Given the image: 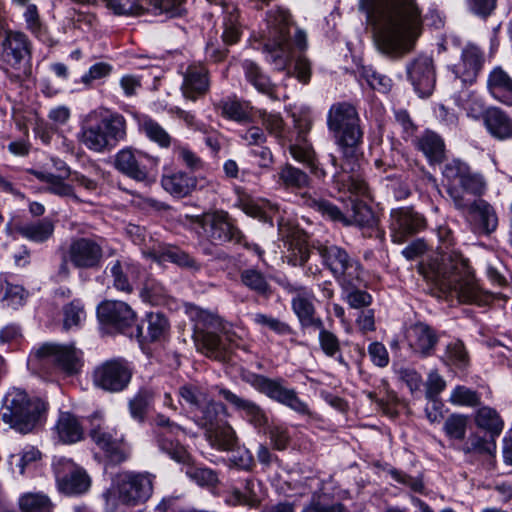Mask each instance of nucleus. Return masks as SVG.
Returning <instances> with one entry per match:
<instances>
[{"mask_svg": "<svg viewBox=\"0 0 512 512\" xmlns=\"http://www.w3.org/2000/svg\"><path fill=\"white\" fill-rule=\"evenodd\" d=\"M327 125L335 134L336 143L344 158V164L338 167L336 156L329 155V161L335 169L332 174L335 187L340 192L368 196V186L357 173L363 132L356 109L345 102L333 104L327 115Z\"/></svg>", "mask_w": 512, "mask_h": 512, "instance_id": "1", "label": "nucleus"}, {"mask_svg": "<svg viewBox=\"0 0 512 512\" xmlns=\"http://www.w3.org/2000/svg\"><path fill=\"white\" fill-rule=\"evenodd\" d=\"M360 8L376 27L387 54L405 55L416 41L415 0H361Z\"/></svg>", "mask_w": 512, "mask_h": 512, "instance_id": "2", "label": "nucleus"}, {"mask_svg": "<svg viewBox=\"0 0 512 512\" xmlns=\"http://www.w3.org/2000/svg\"><path fill=\"white\" fill-rule=\"evenodd\" d=\"M418 272L432 285V291L455 297L461 303H486V295L475 283L463 259L435 255L421 260Z\"/></svg>", "mask_w": 512, "mask_h": 512, "instance_id": "3", "label": "nucleus"}, {"mask_svg": "<svg viewBox=\"0 0 512 512\" xmlns=\"http://www.w3.org/2000/svg\"><path fill=\"white\" fill-rule=\"evenodd\" d=\"M269 17L270 32L268 40L263 45V53L269 64L282 71L289 65L294 50H306L307 34L304 30L296 28L291 37V15L285 10H277Z\"/></svg>", "mask_w": 512, "mask_h": 512, "instance_id": "4", "label": "nucleus"}, {"mask_svg": "<svg viewBox=\"0 0 512 512\" xmlns=\"http://www.w3.org/2000/svg\"><path fill=\"white\" fill-rule=\"evenodd\" d=\"M47 411V403L39 398H30L17 388L7 392L0 410V418L16 431L27 434L40 425Z\"/></svg>", "mask_w": 512, "mask_h": 512, "instance_id": "5", "label": "nucleus"}, {"mask_svg": "<svg viewBox=\"0 0 512 512\" xmlns=\"http://www.w3.org/2000/svg\"><path fill=\"white\" fill-rule=\"evenodd\" d=\"M153 493V477L149 473L122 472L103 493L105 509L115 512L119 505L138 506L145 503Z\"/></svg>", "mask_w": 512, "mask_h": 512, "instance_id": "6", "label": "nucleus"}, {"mask_svg": "<svg viewBox=\"0 0 512 512\" xmlns=\"http://www.w3.org/2000/svg\"><path fill=\"white\" fill-rule=\"evenodd\" d=\"M100 237H74L61 252V263L55 277L66 281L71 275L70 265L78 270H98L103 262L104 249Z\"/></svg>", "mask_w": 512, "mask_h": 512, "instance_id": "7", "label": "nucleus"}, {"mask_svg": "<svg viewBox=\"0 0 512 512\" xmlns=\"http://www.w3.org/2000/svg\"><path fill=\"white\" fill-rule=\"evenodd\" d=\"M0 61L13 82H23L32 77V43L21 31L8 30L0 44Z\"/></svg>", "mask_w": 512, "mask_h": 512, "instance_id": "8", "label": "nucleus"}, {"mask_svg": "<svg viewBox=\"0 0 512 512\" xmlns=\"http://www.w3.org/2000/svg\"><path fill=\"white\" fill-rule=\"evenodd\" d=\"M443 176L446 180L447 193L458 210H464L470 206V200L466 195L482 196L487 188V183L482 174L474 172L470 166L460 160H453L446 164Z\"/></svg>", "mask_w": 512, "mask_h": 512, "instance_id": "9", "label": "nucleus"}, {"mask_svg": "<svg viewBox=\"0 0 512 512\" xmlns=\"http://www.w3.org/2000/svg\"><path fill=\"white\" fill-rule=\"evenodd\" d=\"M189 316L194 322L193 340L197 350L210 358L223 360L226 346L218 335V332L226 333L222 318L200 307H191Z\"/></svg>", "mask_w": 512, "mask_h": 512, "instance_id": "10", "label": "nucleus"}, {"mask_svg": "<svg viewBox=\"0 0 512 512\" xmlns=\"http://www.w3.org/2000/svg\"><path fill=\"white\" fill-rule=\"evenodd\" d=\"M80 358L81 352L74 346L45 343L31 352L27 364L38 374L49 373L51 369L73 374L81 366Z\"/></svg>", "mask_w": 512, "mask_h": 512, "instance_id": "11", "label": "nucleus"}, {"mask_svg": "<svg viewBox=\"0 0 512 512\" xmlns=\"http://www.w3.org/2000/svg\"><path fill=\"white\" fill-rule=\"evenodd\" d=\"M127 124L120 114H111L96 123L82 126L78 139L87 149L102 153L126 138Z\"/></svg>", "mask_w": 512, "mask_h": 512, "instance_id": "12", "label": "nucleus"}, {"mask_svg": "<svg viewBox=\"0 0 512 512\" xmlns=\"http://www.w3.org/2000/svg\"><path fill=\"white\" fill-rule=\"evenodd\" d=\"M317 251L323 265L342 289L361 286L364 281V268L356 257L337 245H320Z\"/></svg>", "mask_w": 512, "mask_h": 512, "instance_id": "13", "label": "nucleus"}, {"mask_svg": "<svg viewBox=\"0 0 512 512\" xmlns=\"http://www.w3.org/2000/svg\"><path fill=\"white\" fill-rule=\"evenodd\" d=\"M159 162L158 156L126 147L115 154L113 166L118 172L134 181L146 182L151 174L156 172Z\"/></svg>", "mask_w": 512, "mask_h": 512, "instance_id": "14", "label": "nucleus"}, {"mask_svg": "<svg viewBox=\"0 0 512 512\" xmlns=\"http://www.w3.org/2000/svg\"><path fill=\"white\" fill-rule=\"evenodd\" d=\"M180 433H185L183 427L171 421L163 414L155 416L153 435L159 450L168 455L172 460L189 465L191 461L190 454L178 440L174 439Z\"/></svg>", "mask_w": 512, "mask_h": 512, "instance_id": "15", "label": "nucleus"}, {"mask_svg": "<svg viewBox=\"0 0 512 512\" xmlns=\"http://www.w3.org/2000/svg\"><path fill=\"white\" fill-rule=\"evenodd\" d=\"M89 435L93 442L105 452L108 459L115 464L124 462L130 455V448L118 441L104 425L102 414L94 413L90 417Z\"/></svg>", "mask_w": 512, "mask_h": 512, "instance_id": "16", "label": "nucleus"}, {"mask_svg": "<svg viewBox=\"0 0 512 512\" xmlns=\"http://www.w3.org/2000/svg\"><path fill=\"white\" fill-rule=\"evenodd\" d=\"M195 221L204 229L212 241L240 243L242 240V232L234 225L225 211H215L196 216Z\"/></svg>", "mask_w": 512, "mask_h": 512, "instance_id": "17", "label": "nucleus"}, {"mask_svg": "<svg viewBox=\"0 0 512 512\" xmlns=\"http://www.w3.org/2000/svg\"><path fill=\"white\" fill-rule=\"evenodd\" d=\"M132 372L126 362L109 360L97 366L93 373L95 386L109 392H119L127 387Z\"/></svg>", "mask_w": 512, "mask_h": 512, "instance_id": "18", "label": "nucleus"}, {"mask_svg": "<svg viewBox=\"0 0 512 512\" xmlns=\"http://www.w3.org/2000/svg\"><path fill=\"white\" fill-rule=\"evenodd\" d=\"M255 386L270 399L290 408L296 413L310 415L308 405L298 397L294 389L284 386L280 380L260 376L257 377Z\"/></svg>", "mask_w": 512, "mask_h": 512, "instance_id": "19", "label": "nucleus"}, {"mask_svg": "<svg viewBox=\"0 0 512 512\" xmlns=\"http://www.w3.org/2000/svg\"><path fill=\"white\" fill-rule=\"evenodd\" d=\"M291 307L302 328H320L321 318L316 316V297L312 289L305 286H291Z\"/></svg>", "mask_w": 512, "mask_h": 512, "instance_id": "20", "label": "nucleus"}, {"mask_svg": "<svg viewBox=\"0 0 512 512\" xmlns=\"http://www.w3.org/2000/svg\"><path fill=\"white\" fill-rule=\"evenodd\" d=\"M55 473L58 489L64 494H83L90 488L91 480L87 473L71 461H59L55 467Z\"/></svg>", "mask_w": 512, "mask_h": 512, "instance_id": "21", "label": "nucleus"}, {"mask_svg": "<svg viewBox=\"0 0 512 512\" xmlns=\"http://www.w3.org/2000/svg\"><path fill=\"white\" fill-rule=\"evenodd\" d=\"M485 62L484 53L474 44H467L461 51L457 63L450 67L451 72L463 84L476 82Z\"/></svg>", "mask_w": 512, "mask_h": 512, "instance_id": "22", "label": "nucleus"}, {"mask_svg": "<svg viewBox=\"0 0 512 512\" xmlns=\"http://www.w3.org/2000/svg\"><path fill=\"white\" fill-rule=\"evenodd\" d=\"M97 315L101 322L120 331L132 326L136 321L135 312L122 301L109 300L101 303L97 308Z\"/></svg>", "mask_w": 512, "mask_h": 512, "instance_id": "23", "label": "nucleus"}, {"mask_svg": "<svg viewBox=\"0 0 512 512\" xmlns=\"http://www.w3.org/2000/svg\"><path fill=\"white\" fill-rule=\"evenodd\" d=\"M210 81L207 68L201 63L190 64L183 73L181 91L183 96L195 101L209 90Z\"/></svg>", "mask_w": 512, "mask_h": 512, "instance_id": "24", "label": "nucleus"}, {"mask_svg": "<svg viewBox=\"0 0 512 512\" xmlns=\"http://www.w3.org/2000/svg\"><path fill=\"white\" fill-rule=\"evenodd\" d=\"M109 271L113 278V286L117 290L126 293L132 291V282L140 274L137 264L128 258H121L111 262L109 264Z\"/></svg>", "mask_w": 512, "mask_h": 512, "instance_id": "25", "label": "nucleus"}, {"mask_svg": "<svg viewBox=\"0 0 512 512\" xmlns=\"http://www.w3.org/2000/svg\"><path fill=\"white\" fill-rule=\"evenodd\" d=\"M489 94L497 101L512 105V77L501 67H494L487 76Z\"/></svg>", "mask_w": 512, "mask_h": 512, "instance_id": "26", "label": "nucleus"}, {"mask_svg": "<svg viewBox=\"0 0 512 512\" xmlns=\"http://www.w3.org/2000/svg\"><path fill=\"white\" fill-rule=\"evenodd\" d=\"M483 124L491 137L500 141L512 139V117L499 107H488Z\"/></svg>", "mask_w": 512, "mask_h": 512, "instance_id": "27", "label": "nucleus"}, {"mask_svg": "<svg viewBox=\"0 0 512 512\" xmlns=\"http://www.w3.org/2000/svg\"><path fill=\"white\" fill-rule=\"evenodd\" d=\"M220 395L235 408L244 412L245 418L255 427H263L268 423L264 410L255 402L239 397L230 390L221 389Z\"/></svg>", "mask_w": 512, "mask_h": 512, "instance_id": "28", "label": "nucleus"}, {"mask_svg": "<svg viewBox=\"0 0 512 512\" xmlns=\"http://www.w3.org/2000/svg\"><path fill=\"white\" fill-rule=\"evenodd\" d=\"M393 241L403 243L413 236L415 231V212L413 207L399 208L391 213Z\"/></svg>", "mask_w": 512, "mask_h": 512, "instance_id": "29", "label": "nucleus"}, {"mask_svg": "<svg viewBox=\"0 0 512 512\" xmlns=\"http://www.w3.org/2000/svg\"><path fill=\"white\" fill-rule=\"evenodd\" d=\"M463 211L468 212L478 221L477 231L485 234L493 232L498 225V219L494 208L485 200L477 199L470 202V206Z\"/></svg>", "mask_w": 512, "mask_h": 512, "instance_id": "30", "label": "nucleus"}, {"mask_svg": "<svg viewBox=\"0 0 512 512\" xmlns=\"http://www.w3.org/2000/svg\"><path fill=\"white\" fill-rule=\"evenodd\" d=\"M59 440L64 444H73L83 438V428L77 417L70 412H61L55 425Z\"/></svg>", "mask_w": 512, "mask_h": 512, "instance_id": "31", "label": "nucleus"}, {"mask_svg": "<svg viewBox=\"0 0 512 512\" xmlns=\"http://www.w3.org/2000/svg\"><path fill=\"white\" fill-rule=\"evenodd\" d=\"M196 178L185 172L178 171L170 175H164L161 185L165 191L175 197H185L196 188Z\"/></svg>", "mask_w": 512, "mask_h": 512, "instance_id": "32", "label": "nucleus"}, {"mask_svg": "<svg viewBox=\"0 0 512 512\" xmlns=\"http://www.w3.org/2000/svg\"><path fill=\"white\" fill-rule=\"evenodd\" d=\"M242 68L246 80L260 93L275 98V85L262 69L252 60H244Z\"/></svg>", "mask_w": 512, "mask_h": 512, "instance_id": "33", "label": "nucleus"}, {"mask_svg": "<svg viewBox=\"0 0 512 512\" xmlns=\"http://www.w3.org/2000/svg\"><path fill=\"white\" fill-rule=\"evenodd\" d=\"M17 230L25 239L35 243H43L53 236L55 224L51 219L43 218L23 224Z\"/></svg>", "mask_w": 512, "mask_h": 512, "instance_id": "34", "label": "nucleus"}, {"mask_svg": "<svg viewBox=\"0 0 512 512\" xmlns=\"http://www.w3.org/2000/svg\"><path fill=\"white\" fill-rule=\"evenodd\" d=\"M225 412V407L219 402L209 399L201 408L197 409L194 414L195 423L205 429V432L212 430L222 422L220 415Z\"/></svg>", "mask_w": 512, "mask_h": 512, "instance_id": "35", "label": "nucleus"}, {"mask_svg": "<svg viewBox=\"0 0 512 512\" xmlns=\"http://www.w3.org/2000/svg\"><path fill=\"white\" fill-rule=\"evenodd\" d=\"M205 436L210 445L219 450H232L237 444L236 433L226 421L205 432Z\"/></svg>", "mask_w": 512, "mask_h": 512, "instance_id": "36", "label": "nucleus"}, {"mask_svg": "<svg viewBox=\"0 0 512 512\" xmlns=\"http://www.w3.org/2000/svg\"><path fill=\"white\" fill-rule=\"evenodd\" d=\"M436 85V72L433 59L422 56L418 59V96L429 97Z\"/></svg>", "mask_w": 512, "mask_h": 512, "instance_id": "37", "label": "nucleus"}, {"mask_svg": "<svg viewBox=\"0 0 512 512\" xmlns=\"http://www.w3.org/2000/svg\"><path fill=\"white\" fill-rule=\"evenodd\" d=\"M21 512H53L55 505L43 492H25L17 501Z\"/></svg>", "mask_w": 512, "mask_h": 512, "instance_id": "38", "label": "nucleus"}, {"mask_svg": "<svg viewBox=\"0 0 512 512\" xmlns=\"http://www.w3.org/2000/svg\"><path fill=\"white\" fill-rule=\"evenodd\" d=\"M278 182L286 189H303L309 186L310 177L303 170L286 163L279 168Z\"/></svg>", "mask_w": 512, "mask_h": 512, "instance_id": "39", "label": "nucleus"}, {"mask_svg": "<svg viewBox=\"0 0 512 512\" xmlns=\"http://www.w3.org/2000/svg\"><path fill=\"white\" fill-rule=\"evenodd\" d=\"M237 205L245 214L263 222H271L272 213L278 210V206L270 201L257 203L248 197H240Z\"/></svg>", "mask_w": 512, "mask_h": 512, "instance_id": "40", "label": "nucleus"}, {"mask_svg": "<svg viewBox=\"0 0 512 512\" xmlns=\"http://www.w3.org/2000/svg\"><path fill=\"white\" fill-rule=\"evenodd\" d=\"M475 423L479 428L489 432L492 438L499 436L504 427V422L498 412L488 406H483L477 410Z\"/></svg>", "mask_w": 512, "mask_h": 512, "instance_id": "41", "label": "nucleus"}, {"mask_svg": "<svg viewBox=\"0 0 512 512\" xmlns=\"http://www.w3.org/2000/svg\"><path fill=\"white\" fill-rule=\"evenodd\" d=\"M140 130L160 148H169L173 143L171 135L155 120L143 117L139 122Z\"/></svg>", "mask_w": 512, "mask_h": 512, "instance_id": "42", "label": "nucleus"}, {"mask_svg": "<svg viewBox=\"0 0 512 512\" xmlns=\"http://www.w3.org/2000/svg\"><path fill=\"white\" fill-rule=\"evenodd\" d=\"M287 148L294 160L305 165L312 163L316 156L311 142L302 136H290L287 139Z\"/></svg>", "mask_w": 512, "mask_h": 512, "instance_id": "43", "label": "nucleus"}, {"mask_svg": "<svg viewBox=\"0 0 512 512\" xmlns=\"http://www.w3.org/2000/svg\"><path fill=\"white\" fill-rule=\"evenodd\" d=\"M420 148L431 163H439L445 156V145L442 138L432 131H426L423 134Z\"/></svg>", "mask_w": 512, "mask_h": 512, "instance_id": "44", "label": "nucleus"}, {"mask_svg": "<svg viewBox=\"0 0 512 512\" xmlns=\"http://www.w3.org/2000/svg\"><path fill=\"white\" fill-rule=\"evenodd\" d=\"M144 255L152 258L155 261L168 260L183 267H192L195 264V261L192 257L176 247H167L159 251L153 249L147 252L145 251Z\"/></svg>", "mask_w": 512, "mask_h": 512, "instance_id": "45", "label": "nucleus"}, {"mask_svg": "<svg viewBox=\"0 0 512 512\" xmlns=\"http://www.w3.org/2000/svg\"><path fill=\"white\" fill-rule=\"evenodd\" d=\"M240 281L246 288L259 295H265L270 290L267 277L255 267L241 270Z\"/></svg>", "mask_w": 512, "mask_h": 512, "instance_id": "46", "label": "nucleus"}, {"mask_svg": "<svg viewBox=\"0 0 512 512\" xmlns=\"http://www.w3.org/2000/svg\"><path fill=\"white\" fill-rule=\"evenodd\" d=\"M23 17L26 24V29L30 31L37 39L47 43L50 39L47 37V29L41 21L38 8L35 4H29L23 13Z\"/></svg>", "mask_w": 512, "mask_h": 512, "instance_id": "47", "label": "nucleus"}, {"mask_svg": "<svg viewBox=\"0 0 512 512\" xmlns=\"http://www.w3.org/2000/svg\"><path fill=\"white\" fill-rule=\"evenodd\" d=\"M438 341L439 334L433 327L426 323H418V355H432Z\"/></svg>", "mask_w": 512, "mask_h": 512, "instance_id": "48", "label": "nucleus"}, {"mask_svg": "<svg viewBox=\"0 0 512 512\" xmlns=\"http://www.w3.org/2000/svg\"><path fill=\"white\" fill-rule=\"evenodd\" d=\"M351 215L346 217L345 225L355 224L360 227L371 226L375 222L372 209L363 201H352Z\"/></svg>", "mask_w": 512, "mask_h": 512, "instance_id": "49", "label": "nucleus"}, {"mask_svg": "<svg viewBox=\"0 0 512 512\" xmlns=\"http://www.w3.org/2000/svg\"><path fill=\"white\" fill-rule=\"evenodd\" d=\"M32 174L40 181L45 182L50 192L59 196H73V188L63 181L67 176H59L37 170H33Z\"/></svg>", "mask_w": 512, "mask_h": 512, "instance_id": "50", "label": "nucleus"}, {"mask_svg": "<svg viewBox=\"0 0 512 512\" xmlns=\"http://www.w3.org/2000/svg\"><path fill=\"white\" fill-rule=\"evenodd\" d=\"M153 399L154 393L152 390L146 388L140 389L129 402V410L132 418L137 421H143Z\"/></svg>", "mask_w": 512, "mask_h": 512, "instance_id": "51", "label": "nucleus"}, {"mask_svg": "<svg viewBox=\"0 0 512 512\" xmlns=\"http://www.w3.org/2000/svg\"><path fill=\"white\" fill-rule=\"evenodd\" d=\"M461 449L465 454L494 455L496 443L494 438L487 440L478 434H470Z\"/></svg>", "mask_w": 512, "mask_h": 512, "instance_id": "52", "label": "nucleus"}, {"mask_svg": "<svg viewBox=\"0 0 512 512\" xmlns=\"http://www.w3.org/2000/svg\"><path fill=\"white\" fill-rule=\"evenodd\" d=\"M222 116L237 121L246 122L250 119L248 107L236 99H226L217 104Z\"/></svg>", "mask_w": 512, "mask_h": 512, "instance_id": "53", "label": "nucleus"}, {"mask_svg": "<svg viewBox=\"0 0 512 512\" xmlns=\"http://www.w3.org/2000/svg\"><path fill=\"white\" fill-rule=\"evenodd\" d=\"M315 329L319 331L318 340L324 354L328 357H335L339 354L337 357L338 361L344 363L343 357L340 354V341L338 337L325 329L323 321H321V327Z\"/></svg>", "mask_w": 512, "mask_h": 512, "instance_id": "54", "label": "nucleus"}, {"mask_svg": "<svg viewBox=\"0 0 512 512\" xmlns=\"http://www.w3.org/2000/svg\"><path fill=\"white\" fill-rule=\"evenodd\" d=\"M0 295L7 306L15 309L23 304L26 291L22 286L13 285L6 279L0 278Z\"/></svg>", "mask_w": 512, "mask_h": 512, "instance_id": "55", "label": "nucleus"}, {"mask_svg": "<svg viewBox=\"0 0 512 512\" xmlns=\"http://www.w3.org/2000/svg\"><path fill=\"white\" fill-rule=\"evenodd\" d=\"M179 396L196 410L209 400L206 390L196 384L181 386L179 388Z\"/></svg>", "mask_w": 512, "mask_h": 512, "instance_id": "56", "label": "nucleus"}, {"mask_svg": "<svg viewBox=\"0 0 512 512\" xmlns=\"http://www.w3.org/2000/svg\"><path fill=\"white\" fill-rule=\"evenodd\" d=\"M306 205L318 211L324 217H327L332 221L341 223L346 222V216H344L340 209L327 200L309 197L306 200Z\"/></svg>", "mask_w": 512, "mask_h": 512, "instance_id": "57", "label": "nucleus"}, {"mask_svg": "<svg viewBox=\"0 0 512 512\" xmlns=\"http://www.w3.org/2000/svg\"><path fill=\"white\" fill-rule=\"evenodd\" d=\"M449 401L456 406L473 407L480 403V396L476 391L459 385L451 391Z\"/></svg>", "mask_w": 512, "mask_h": 512, "instance_id": "58", "label": "nucleus"}, {"mask_svg": "<svg viewBox=\"0 0 512 512\" xmlns=\"http://www.w3.org/2000/svg\"><path fill=\"white\" fill-rule=\"evenodd\" d=\"M168 321L160 313H149L147 315V334L151 341L160 340L168 331Z\"/></svg>", "mask_w": 512, "mask_h": 512, "instance_id": "59", "label": "nucleus"}, {"mask_svg": "<svg viewBox=\"0 0 512 512\" xmlns=\"http://www.w3.org/2000/svg\"><path fill=\"white\" fill-rule=\"evenodd\" d=\"M467 423V416L453 414L446 419L444 430L449 438L463 440L466 434Z\"/></svg>", "mask_w": 512, "mask_h": 512, "instance_id": "60", "label": "nucleus"}, {"mask_svg": "<svg viewBox=\"0 0 512 512\" xmlns=\"http://www.w3.org/2000/svg\"><path fill=\"white\" fill-rule=\"evenodd\" d=\"M115 15H134L142 11V0H103Z\"/></svg>", "mask_w": 512, "mask_h": 512, "instance_id": "61", "label": "nucleus"}, {"mask_svg": "<svg viewBox=\"0 0 512 512\" xmlns=\"http://www.w3.org/2000/svg\"><path fill=\"white\" fill-rule=\"evenodd\" d=\"M252 320L255 324L267 327L278 335H289L292 333V328L287 323L270 315L256 313L253 315Z\"/></svg>", "mask_w": 512, "mask_h": 512, "instance_id": "62", "label": "nucleus"}, {"mask_svg": "<svg viewBox=\"0 0 512 512\" xmlns=\"http://www.w3.org/2000/svg\"><path fill=\"white\" fill-rule=\"evenodd\" d=\"M86 314L82 303L74 300L64 308V328L77 327L85 319Z\"/></svg>", "mask_w": 512, "mask_h": 512, "instance_id": "63", "label": "nucleus"}, {"mask_svg": "<svg viewBox=\"0 0 512 512\" xmlns=\"http://www.w3.org/2000/svg\"><path fill=\"white\" fill-rule=\"evenodd\" d=\"M165 295L166 291L164 287L154 280H148L141 291L142 299L152 305L161 304Z\"/></svg>", "mask_w": 512, "mask_h": 512, "instance_id": "64", "label": "nucleus"}]
</instances>
